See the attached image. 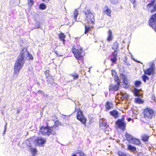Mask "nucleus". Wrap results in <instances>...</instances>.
Here are the masks:
<instances>
[{
  "instance_id": "obj_10",
  "label": "nucleus",
  "mask_w": 156,
  "mask_h": 156,
  "mask_svg": "<svg viewBox=\"0 0 156 156\" xmlns=\"http://www.w3.org/2000/svg\"><path fill=\"white\" fill-rule=\"evenodd\" d=\"M147 8L150 9L152 7H153V9L150 10V12L153 13L156 11V0H152L150 3L147 5Z\"/></svg>"
},
{
  "instance_id": "obj_43",
  "label": "nucleus",
  "mask_w": 156,
  "mask_h": 156,
  "mask_svg": "<svg viewBox=\"0 0 156 156\" xmlns=\"http://www.w3.org/2000/svg\"><path fill=\"white\" fill-rule=\"evenodd\" d=\"M138 90L137 89H135V95L136 96H137L138 95Z\"/></svg>"
},
{
  "instance_id": "obj_33",
  "label": "nucleus",
  "mask_w": 156,
  "mask_h": 156,
  "mask_svg": "<svg viewBox=\"0 0 156 156\" xmlns=\"http://www.w3.org/2000/svg\"><path fill=\"white\" fill-rule=\"evenodd\" d=\"M27 4L30 7H31L34 3V0H27Z\"/></svg>"
},
{
  "instance_id": "obj_22",
  "label": "nucleus",
  "mask_w": 156,
  "mask_h": 156,
  "mask_svg": "<svg viewBox=\"0 0 156 156\" xmlns=\"http://www.w3.org/2000/svg\"><path fill=\"white\" fill-rule=\"evenodd\" d=\"M123 86L125 88H127L129 87V83L128 79L123 80Z\"/></svg>"
},
{
  "instance_id": "obj_45",
  "label": "nucleus",
  "mask_w": 156,
  "mask_h": 156,
  "mask_svg": "<svg viewBox=\"0 0 156 156\" xmlns=\"http://www.w3.org/2000/svg\"><path fill=\"white\" fill-rule=\"evenodd\" d=\"M133 4H135L136 2V0H129Z\"/></svg>"
},
{
  "instance_id": "obj_25",
  "label": "nucleus",
  "mask_w": 156,
  "mask_h": 156,
  "mask_svg": "<svg viewBox=\"0 0 156 156\" xmlns=\"http://www.w3.org/2000/svg\"><path fill=\"white\" fill-rule=\"evenodd\" d=\"M119 43L116 41L114 42L112 45V49L114 50V51H117L118 49L119 48Z\"/></svg>"
},
{
  "instance_id": "obj_31",
  "label": "nucleus",
  "mask_w": 156,
  "mask_h": 156,
  "mask_svg": "<svg viewBox=\"0 0 156 156\" xmlns=\"http://www.w3.org/2000/svg\"><path fill=\"white\" fill-rule=\"evenodd\" d=\"M50 71L49 70H47L44 71V74L45 76V77L48 78V77L51 76L50 75Z\"/></svg>"
},
{
  "instance_id": "obj_39",
  "label": "nucleus",
  "mask_w": 156,
  "mask_h": 156,
  "mask_svg": "<svg viewBox=\"0 0 156 156\" xmlns=\"http://www.w3.org/2000/svg\"><path fill=\"white\" fill-rule=\"evenodd\" d=\"M40 8L42 10H44L46 8V5L43 3L40 4Z\"/></svg>"
},
{
  "instance_id": "obj_37",
  "label": "nucleus",
  "mask_w": 156,
  "mask_h": 156,
  "mask_svg": "<svg viewBox=\"0 0 156 156\" xmlns=\"http://www.w3.org/2000/svg\"><path fill=\"white\" fill-rule=\"evenodd\" d=\"M142 78L144 82H146L147 80H149V77L145 74L143 75L142 76Z\"/></svg>"
},
{
  "instance_id": "obj_7",
  "label": "nucleus",
  "mask_w": 156,
  "mask_h": 156,
  "mask_svg": "<svg viewBox=\"0 0 156 156\" xmlns=\"http://www.w3.org/2000/svg\"><path fill=\"white\" fill-rule=\"evenodd\" d=\"M148 23L149 26L156 32V12L151 16Z\"/></svg>"
},
{
  "instance_id": "obj_51",
  "label": "nucleus",
  "mask_w": 156,
  "mask_h": 156,
  "mask_svg": "<svg viewBox=\"0 0 156 156\" xmlns=\"http://www.w3.org/2000/svg\"><path fill=\"white\" fill-rule=\"evenodd\" d=\"M155 154L156 155V153Z\"/></svg>"
},
{
  "instance_id": "obj_17",
  "label": "nucleus",
  "mask_w": 156,
  "mask_h": 156,
  "mask_svg": "<svg viewBox=\"0 0 156 156\" xmlns=\"http://www.w3.org/2000/svg\"><path fill=\"white\" fill-rule=\"evenodd\" d=\"M110 114L113 116L115 119H116L118 117V113L116 110H113L110 112Z\"/></svg>"
},
{
  "instance_id": "obj_16",
  "label": "nucleus",
  "mask_w": 156,
  "mask_h": 156,
  "mask_svg": "<svg viewBox=\"0 0 156 156\" xmlns=\"http://www.w3.org/2000/svg\"><path fill=\"white\" fill-rule=\"evenodd\" d=\"M112 74L114 76V78L115 81L120 80L119 77L117 76V73L115 70H112L111 71Z\"/></svg>"
},
{
  "instance_id": "obj_6",
  "label": "nucleus",
  "mask_w": 156,
  "mask_h": 156,
  "mask_svg": "<svg viewBox=\"0 0 156 156\" xmlns=\"http://www.w3.org/2000/svg\"><path fill=\"white\" fill-rule=\"evenodd\" d=\"M124 115H122L121 119H118L115 122L117 126L122 131H124L126 129V123L125 121Z\"/></svg>"
},
{
  "instance_id": "obj_38",
  "label": "nucleus",
  "mask_w": 156,
  "mask_h": 156,
  "mask_svg": "<svg viewBox=\"0 0 156 156\" xmlns=\"http://www.w3.org/2000/svg\"><path fill=\"white\" fill-rule=\"evenodd\" d=\"M118 154L119 156H128L126 154L121 151H118Z\"/></svg>"
},
{
  "instance_id": "obj_48",
  "label": "nucleus",
  "mask_w": 156,
  "mask_h": 156,
  "mask_svg": "<svg viewBox=\"0 0 156 156\" xmlns=\"http://www.w3.org/2000/svg\"><path fill=\"white\" fill-rule=\"evenodd\" d=\"M72 156H77L76 154H73L72 155Z\"/></svg>"
},
{
  "instance_id": "obj_18",
  "label": "nucleus",
  "mask_w": 156,
  "mask_h": 156,
  "mask_svg": "<svg viewBox=\"0 0 156 156\" xmlns=\"http://www.w3.org/2000/svg\"><path fill=\"white\" fill-rule=\"evenodd\" d=\"M127 149L131 152H135L136 150V148L134 146H133L130 144L127 145Z\"/></svg>"
},
{
  "instance_id": "obj_41",
  "label": "nucleus",
  "mask_w": 156,
  "mask_h": 156,
  "mask_svg": "<svg viewBox=\"0 0 156 156\" xmlns=\"http://www.w3.org/2000/svg\"><path fill=\"white\" fill-rule=\"evenodd\" d=\"M76 153L79 154L80 156H86V155L84 153L81 151H79V152H77Z\"/></svg>"
},
{
  "instance_id": "obj_3",
  "label": "nucleus",
  "mask_w": 156,
  "mask_h": 156,
  "mask_svg": "<svg viewBox=\"0 0 156 156\" xmlns=\"http://www.w3.org/2000/svg\"><path fill=\"white\" fill-rule=\"evenodd\" d=\"M72 52L73 54L74 57L77 60L82 59L83 55H85V51L80 45H73L71 48Z\"/></svg>"
},
{
  "instance_id": "obj_30",
  "label": "nucleus",
  "mask_w": 156,
  "mask_h": 156,
  "mask_svg": "<svg viewBox=\"0 0 156 156\" xmlns=\"http://www.w3.org/2000/svg\"><path fill=\"white\" fill-rule=\"evenodd\" d=\"M31 152L32 155L33 156H35L37 152V150L36 148H33L31 149Z\"/></svg>"
},
{
  "instance_id": "obj_32",
  "label": "nucleus",
  "mask_w": 156,
  "mask_h": 156,
  "mask_svg": "<svg viewBox=\"0 0 156 156\" xmlns=\"http://www.w3.org/2000/svg\"><path fill=\"white\" fill-rule=\"evenodd\" d=\"M31 140L32 139L31 138H29L26 140V143L27 144V145L29 147H31V143H30V142L31 141Z\"/></svg>"
},
{
  "instance_id": "obj_42",
  "label": "nucleus",
  "mask_w": 156,
  "mask_h": 156,
  "mask_svg": "<svg viewBox=\"0 0 156 156\" xmlns=\"http://www.w3.org/2000/svg\"><path fill=\"white\" fill-rule=\"evenodd\" d=\"M116 60H117V58H111V61L112 62H113L114 63H116Z\"/></svg>"
},
{
  "instance_id": "obj_36",
  "label": "nucleus",
  "mask_w": 156,
  "mask_h": 156,
  "mask_svg": "<svg viewBox=\"0 0 156 156\" xmlns=\"http://www.w3.org/2000/svg\"><path fill=\"white\" fill-rule=\"evenodd\" d=\"M141 84V82L140 81H136L135 82V85L136 87H139Z\"/></svg>"
},
{
  "instance_id": "obj_35",
  "label": "nucleus",
  "mask_w": 156,
  "mask_h": 156,
  "mask_svg": "<svg viewBox=\"0 0 156 156\" xmlns=\"http://www.w3.org/2000/svg\"><path fill=\"white\" fill-rule=\"evenodd\" d=\"M120 77L123 80H127L126 76L123 73L120 74Z\"/></svg>"
},
{
  "instance_id": "obj_9",
  "label": "nucleus",
  "mask_w": 156,
  "mask_h": 156,
  "mask_svg": "<svg viewBox=\"0 0 156 156\" xmlns=\"http://www.w3.org/2000/svg\"><path fill=\"white\" fill-rule=\"evenodd\" d=\"M116 82V84H111L108 87L109 90L110 91H115L119 90L120 84V80L115 81Z\"/></svg>"
},
{
  "instance_id": "obj_34",
  "label": "nucleus",
  "mask_w": 156,
  "mask_h": 156,
  "mask_svg": "<svg viewBox=\"0 0 156 156\" xmlns=\"http://www.w3.org/2000/svg\"><path fill=\"white\" fill-rule=\"evenodd\" d=\"M135 102L136 103L140 104L142 103L143 102V101L140 98H137L136 99Z\"/></svg>"
},
{
  "instance_id": "obj_5",
  "label": "nucleus",
  "mask_w": 156,
  "mask_h": 156,
  "mask_svg": "<svg viewBox=\"0 0 156 156\" xmlns=\"http://www.w3.org/2000/svg\"><path fill=\"white\" fill-rule=\"evenodd\" d=\"M85 15V20L88 24L93 25L95 23V18L93 14L90 10L87 9L84 12Z\"/></svg>"
},
{
  "instance_id": "obj_1",
  "label": "nucleus",
  "mask_w": 156,
  "mask_h": 156,
  "mask_svg": "<svg viewBox=\"0 0 156 156\" xmlns=\"http://www.w3.org/2000/svg\"><path fill=\"white\" fill-rule=\"evenodd\" d=\"M27 52L28 60H30L33 59V57L31 54L29 52H28L26 48H23L22 50L17 58L16 61L14 64V73L15 74H18L20 71V70L23 67L25 60L24 58L25 57V53Z\"/></svg>"
},
{
  "instance_id": "obj_11",
  "label": "nucleus",
  "mask_w": 156,
  "mask_h": 156,
  "mask_svg": "<svg viewBox=\"0 0 156 156\" xmlns=\"http://www.w3.org/2000/svg\"><path fill=\"white\" fill-rule=\"evenodd\" d=\"M38 146H43L46 143V140L42 137H37L35 140Z\"/></svg>"
},
{
  "instance_id": "obj_12",
  "label": "nucleus",
  "mask_w": 156,
  "mask_h": 156,
  "mask_svg": "<svg viewBox=\"0 0 156 156\" xmlns=\"http://www.w3.org/2000/svg\"><path fill=\"white\" fill-rule=\"evenodd\" d=\"M113 107V104L111 101H107L105 105V110L106 111H108L110 109H112Z\"/></svg>"
},
{
  "instance_id": "obj_29",
  "label": "nucleus",
  "mask_w": 156,
  "mask_h": 156,
  "mask_svg": "<svg viewBox=\"0 0 156 156\" xmlns=\"http://www.w3.org/2000/svg\"><path fill=\"white\" fill-rule=\"evenodd\" d=\"M70 76L73 77V80H77L79 78L78 75L75 73L71 74Z\"/></svg>"
},
{
  "instance_id": "obj_2",
  "label": "nucleus",
  "mask_w": 156,
  "mask_h": 156,
  "mask_svg": "<svg viewBox=\"0 0 156 156\" xmlns=\"http://www.w3.org/2000/svg\"><path fill=\"white\" fill-rule=\"evenodd\" d=\"M61 125V123L58 120L56 121L54 125L51 126H49L48 123L46 122L45 126H42L40 127L39 133L44 136H49L51 135H55L56 131L58 130L57 128Z\"/></svg>"
},
{
  "instance_id": "obj_24",
  "label": "nucleus",
  "mask_w": 156,
  "mask_h": 156,
  "mask_svg": "<svg viewBox=\"0 0 156 156\" xmlns=\"http://www.w3.org/2000/svg\"><path fill=\"white\" fill-rule=\"evenodd\" d=\"M46 81L48 83L52 84L54 83V79L52 76H51L48 78H46Z\"/></svg>"
},
{
  "instance_id": "obj_46",
  "label": "nucleus",
  "mask_w": 156,
  "mask_h": 156,
  "mask_svg": "<svg viewBox=\"0 0 156 156\" xmlns=\"http://www.w3.org/2000/svg\"><path fill=\"white\" fill-rule=\"evenodd\" d=\"M43 2H48L50 0H42Z\"/></svg>"
},
{
  "instance_id": "obj_27",
  "label": "nucleus",
  "mask_w": 156,
  "mask_h": 156,
  "mask_svg": "<svg viewBox=\"0 0 156 156\" xmlns=\"http://www.w3.org/2000/svg\"><path fill=\"white\" fill-rule=\"evenodd\" d=\"M125 137L126 138L127 140L129 142L131 141L133 138V137H132V136L127 133H126V134Z\"/></svg>"
},
{
  "instance_id": "obj_28",
  "label": "nucleus",
  "mask_w": 156,
  "mask_h": 156,
  "mask_svg": "<svg viewBox=\"0 0 156 156\" xmlns=\"http://www.w3.org/2000/svg\"><path fill=\"white\" fill-rule=\"evenodd\" d=\"M73 13V18L76 21L77 16L79 14V12L77 9L75 10Z\"/></svg>"
},
{
  "instance_id": "obj_21",
  "label": "nucleus",
  "mask_w": 156,
  "mask_h": 156,
  "mask_svg": "<svg viewBox=\"0 0 156 156\" xmlns=\"http://www.w3.org/2000/svg\"><path fill=\"white\" fill-rule=\"evenodd\" d=\"M85 27V30L84 33V34H87L89 33V32L90 30L91 29L92 27L90 26V25H85L84 26Z\"/></svg>"
},
{
  "instance_id": "obj_4",
  "label": "nucleus",
  "mask_w": 156,
  "mask_h": 156,
  "mask_svg": "<svg viewBox=\"0 0 156 156\" xmlns=\"http://www.w3.org/2000/svg\"><path fill=\"white\" fill-rule=\"evenodd\" d=\"M142 114L144 118L147 120L152 119L155 116L154 110L149 107H146L143 108Z\"/></svg>"
},
{
  "instance_id": "obj_8",
  "label": "nucleus",
  "mask_w": 156,
  "mask_h": 156,
  "mask_svg": "<svg viewBox=\"0 0 156 156\" xmlns=\"http://www.w3.org/2000/svg\"><path fill=\"white\" fill-rule=\"evenodd\" d=\"M76 118L83 125L86 126L87 119L84 117L83 112L80 109L77 111Z\"/></svg>"
},
{
  "instance_id": "obj_49",
  "label": "nucleus",
  "mask_w": 156,
  "mask_h": 156,
  "mask_svg": "<svg viewBox=\"0 0 156 156\" xmlns=\"http://www.w3.org/2000/svg\"><path fill=\"white\" fill-rule=\"evenodd\" d=\"M55 52L57 54V55H58L57 54V51H55Z\"/></svg>"
},
{
  "instance_id": "obj_40",
  "label": "nucleus",
  "mask_w": 156,
  "mask_h": 156,
  "mask_svg": "<svg viewBox=\"0 0 156 156\" xmlns=\"http://www.w3.org/2000/svg\"><path fill=\"white\" fill-rule=\"evenodd\" d=\"M112 55L113 58H117V51H114L112 53Z\"/></svg>"
},
{
  "instance_id": "obj_47",
  "label": "nucleus",
  "mask_w": 156,
  "mask_h": 156,
  "mask_svg": "<svg viewBox=\"0 0 156 156\" xmlns=\"http://www.w3.org/2000/svg\"><path fill=\"white\" fill-rule=\"evenodd\" d=\"M131 120V119L130 118H129L127 119V120L128 122L130 121Z\"/></svg>"
},
{
  "instance_id": "obj_23",
  "label": "nucleus",
  "mask_w": 156,
  "mask_h": 156,
  "mask_svg": "<svg viewBox=\"0 0 156 156\" xmlns=\"http://www.w3.org/2000/svg\"><path fill=\"white\" fill-rule=\"evenodd\" d=\"M107 125L105 123H101L100 124L101 129L103 131H105L107 128Z\"/></svg>"
},
{
  "instance_id": "obj_50",
  "label": "nucleus",
  "mask_w": 156,
  "mask_h": 156,
  "mask_svg": "<svg viewBox=\"0 0 156 156\" xmlns=\"http://www.w3.org/2000/svg\"><path fill=\"white\" fill-rule=\"evenodd\" d=\"M38 92H41V91H40V90H39V91H38Z\"/></svg>"
},
{
  "instance_id": "obj_14",
  "label": "nucleus",
  "mask_w": 156,
  "mask_h": 156,
  "mask_svg": "<svg viewBox=\"0 0 156 156\" xmlns=\"http://www.w3.org/2000/svg\"><path fill=\"white\" fill-rule=\"evenodd\" d=\"M105 9H104L103 11L104 13L107 14L108 16H111V13L112 11L110 9L108 5H106L105 6Z\"/></svg>"
},
{
  "instance_id": "obj_44",
  "label": "nucleus",
  "mask_w": 156,
  "mask_h": 156,
  "mask_svg": "<svg viewBox=\"0 0 156 156\" xmlns=\"http://www.w3.org/2000/svg\"><path fill=\"white\" fill-rule=\"evenodd\" d=\"M151 99L154 100V101H156V98L154 95H153L152 96Z\"/></svg>"
},
{
  "instance_id": "obj_26",
  "label": "nucleus",
  "mask_w": 156,
  "mask_h": 156,
  "mask_svg": "<svg viewBox=\"0 0 156 156\" xmlns=\"http://www.w3.org/2000/svg\"><path fill=\"white\" fill-rule=\"evenodd\" d=\"M149 136L147 135H144L142 136L141 140L144 142H146L147 141L149 138Z\"/></svg>"
},
{
  "instance_id": "obj_13",
  "label": "nucleus",
  "mask_w": 156,
  "mask_h": 156,
  "mask_svg": "<svg viewBox=\"0 0 156 156\" xmlns=\"http://www.w3.org/2000/svg\"><path fill=\"white\" fill-rule=\"evenodd\" d=\"M144 74L148 75H153L154 74V69L152 67L149 68L144 72Z\"/></svg>"
},
{
  "instance_id": "obj_15",
  "label": "nucleus",
  "mask_w": 156,
  "mask_h": 156,
  "mask_svg": "<svg viewBox=\"0 0 156 156\" xmlns=\"http://www.w3.org/2000/svg\"><path fill=\"white\" fill-rule=\"evenodd\" d=\"M131 141L133 144L136 145L140 146L141 144V141L139 139L133 137Z\"/></svg>"
},
{
  "instance_id": "obj_19",
  "label": "nucleus",
  "mask_w": 156,
  "mask_h": 156,
  "mask_svg": "<svg viewBox=\"0 0 156 156\" xmlns=\"http://www.w3.org/2000/svg\"><path fill=\"white\" fill-rule=\"evenodd\" d=\"M108 35L107 38V40L108 41H111L113 39V37L112 36V31L109 30L108 31Z\"/></svg>"
},
{
  "instance_id": "obj_20",
  "label": "nucleus",
  "mask_w": 156,
  "mask_h": 156,
  "mask_svg": "<svg viewBox=\"0 0 156 156\" xmlns=\"http://www.w3.org/2000/svg\"><path fill=\"white\" fill-rule=\"evenodd\" d=\"M66 37V36L62 32L58 34V37L60 39L61 41L63 42L64 44L65 43V38Z\"/></svg>"
}]
</instances>
